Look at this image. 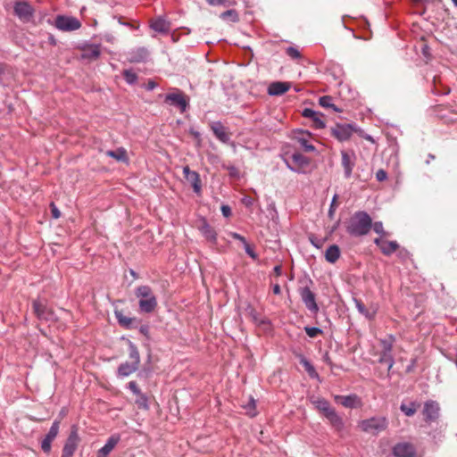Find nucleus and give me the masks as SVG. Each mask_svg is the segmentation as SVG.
<instances>
[{
  "mask_svg": "<svg viewBox=\"0 0 457 457\" xmlns=\"http://www.w3.org/2000/svg\"><path fill=\"white\" fill-rule=\"evenodd\" d=\"M371 226V217L366 212L359 211L350 218L346 232L352 237H362L370 232Z\"/></svg>",
  "mask_w": 457,
  "mask_h": 457,
  "instance_id": "1",
  "label": "nucleus"
},
{
  "mask_svg": "<svg viewBox=\"0 0 457 457\" xmlns=\"http://www.w3.org/2000/svg\"><path fill=\"white\" fill-rule=\"evenodd\" d=\"M135 295L138 298L140 312L151 313L157 307V298L149 286L137 287L135 290Z\"/></svg>",
  "mask_w": 457,
  "mask_h": 457,
  "instance_id": "2",
  "label": "nucleus"
},
{
  "mask_svg": "<svg viewBox=\"0 0 457 457\" xmlns=\"http://www.w3.org/2000/svg\"><path fill=\"white\" fill-rule=\"evenodd\" d=\"M164 102L178 107L181 112H184L188 107L189 99L180 89L174 87L165 96Z\"/></svg>",
  "mask_w": 457,
  "mask_h": 457,
  "instance_id": "3",
  "label": "nucleus"
},
{
  "mask_svg": "<svg viewBox=\"0 0 457 457\" xmlns=\"http://www.w3.org/2000/svg\"><path fill=\"white\" fill-rule=\"evenodd\" d=\"M359 427L366 433L376 435L386 428V420L382 417H373L361 420Z\"/></svg>",
  "mask_w": 457,
  "mask_h": 457,
  "instance_id": "4",
  "label": "nucleus"
},
{
  "mask_svg": "<svg viewBox=\"0 0 457 457\" xmlns=\"http://www.w3.org/2000/svg\"><path fill=\"white\" fill-rule=\"evenodd\" d=\"M54 26L62 31H74L81 27V22L73 16L57 15Z\"/></svg>",
  "mask_w": 457,
  "mask_h": 457,
  "instance_id": "5",
  "label": "nucleus"
},
{
  "mask_svg": "<svg viewBox=\"0 0 457 457\" xmlns=\"http://www.w3.org/2000/svg\"><path fill=\"white\" fill-rule=\"evenodd\" d=\"M14 14L22 21L28 22L34 14V8L26 0H18L13 7Z\"/></svg>",
  "mask_w": 457,
  "mask_h": 457,
  "instance_id": "6",
  "label": "nucleus"
},
{
  "mask_svg": "<svg viewBox=\"0 0 457 457\" xmlns=\"http://www.w3.org/2000/svg\"><path fill=\"white\" fill-rule=\"evenodd\" d=\"M77 426L73 425L71 433L64 444L62 457H72L79 443Z\"/></svg>",
  "mask_w": 457,
  "mask_h": 457,
  "instance_id": "7",
  "label": "nucleus"
},
{
  "mask_svg": "<svg viewBox=\"0 0 457 457\" xmlns=\"http://www.w3.org/2000/svg\"><path fill=\"white\" fill-rule=\"evenodd\" d=\"M440 405L436 401L428 400L424 403L423 416L424 420L428 423L436 421L440 417Z\"/></svg>",
  "mask_w": 457,
  "mask_h": 457,
  "instance_id": "8",
  "label": "nucleus"
},
{
  "mask_svg": "<svg viewBox=\"0 0 457 457\" xmlns=\"http://www.w3.org/2000/svg\"><path fill=\"white\" fill-rule=\"evenodd\" d=\"M341 164L344 168V175L345 179L352 176L353 170L355 166L356 155L353 151H341Z\"/></svg>",
  "mask_w": 457,
  "mask_h": 457,
  "instance_id": "9",
  "label": "nucleus"
},
{
  "mask_svg": "<svg viewBox=\"0 0 457 457\" xmlns=\"http://www.w3.org/2000/svg\"><path fill=\"white\" fill-rule=\"evenodd\" d=\"M354 131L352 124H336L331 128L332 136L341 142L348 140Z\"/></svg>",
  "mask_w": 457,
  "mask_h": 457,
  "instance_id": "10",
  "label": "nucleus"
},
{
  "mask_svg": "<svg viewBox=\"0 0 457 457\" xmlns=\"http://www.w3.org/2000/svg\"><path fill=\"white\" fill-rule=\"evenodd\" d=\"M59 428H60V421L54 420L53 422L48 433L46 434V436L41 442V449L44 453H47L51 451L52 442L57 436L58 432H59Z\"/></svg>",
  "mask_w": 457,
  "mask_h": 457,
  "instance_id": "11",
  "label": "nucleus"
},
{
  "mask_svg": "<svg viewBox=\"0 0 457 457\" xmlns=\"http://www.w3.org/2000/svg\"><path fill=\"white\" fill-rule=\"evenodd\" d=\"M291 157V170L296 173H303L304 169L310 164V159L298 152L292 154Z\"/></svg>",
  "mask_w": 457,
  "mask_h": 457,
  "instance_id": "12",
  "label": "nucleus"
},
{
  "mask_svg": "<svg viewBox=\"0 0 457 457\" xmlns=\"http://www.w3.org/2000/svg\"><path fill=\"white\" fill-rule=\"evenodd\" d=\"M183 174L186 180L192 186L194 192L199 195L202 190L199 174L195 170H191L188 166L183 168Z\"/></svg>",
  "mask_w": 457,
  "mask_h": 457,
  "instance_id": "13",
  "label": "nucleus"
},
{
  "mask_svg": "<svg viewBox=\"0 0 457 457\" xmlns=\"http://www.w3.org/2000/svg\"><path fill=\"white\" fill-rule=\"evenodd\" d=\"M301 298L306 308L312 313H317L319 311L318 304L316 303L315 295L309 287H303L301 290Z\"/></svg>",
  "mask_w": 457,
  "mask_h": 457,
  "instance_id": "14",
  "label": "nucleus"
},
{
  "mask_svg": "<svg viewBox=\"0 0 457 457\" xmlns=\"http://www.w3.org/2000/svg\"><path fill=\"white\" fill-rule=\"evenodd\" d=\"M199 230L201 234L204 237V238L212 245H217V232L216 230L206 221V220H203L201 225L199 226Z\"/></svg>",
  "mask_w": 457,
  "mask_h": 457,
  "instance_id": "15",
  "label": "nucleus"
},
{
  "mask_svg": "<svg viewBox=\"0 0 457 457\" xmlns=\"http://www.w3.org/2000/svg\"><path fill=\"white\" fill-rule=\"evenodd\" d=\"M120 441V434L112 435L104 444V445L100 448L97 452V457H107L109 453L114 449V447Z\"/></svg>",
  "mask_w": 457,
  "mask_h": 457,
  "instance_id": "16",
  "label": "nucleus"
},
{
  "mask_svg": "<svg viewBox=\"0 0 457 457\" xmlns=\"http://www.w3.org/2000/svg\"><path fill=\"white\" fill-rule=\"evenodd\" d=\"M254 324L260 327L264 332L269 333L272 329L270 320L264 316L259 314L255 310L252 309L249 312Z\"/></svg>",
  "mask_w": 457,
  "mask_h": 457,
  "instance_id": "17",
  "label": "nucleus"
},
{
  "mask_svg": "<svg viewBox=\"0 0 457 457\" xmlns=\"http://www.w3.org/2000/svg\"><path fill=\"white\" fill-rule=\"evenodd\" d=\"M328 420L332 428L337 432L342 433L345 429V422L341 416L337 414L335 409L331 410L326 415H324Z\"/></svg>",
  "mask_w": 457,
  "mask_h": 457,
  "instance_id": "18",
  "label": "nucleus"
},
{
  "mask_svg": "<svg viewBox=\"0 0 457 457\" xmlns=\"http://www.w3.org/2000/svg\"><path fill=\"white\" fill-rule=\"evenodd\" d=\"M374 243L380 248L382 253L386 255L395 252L399 247L396 241H388L382 237L375 238Z\"/></svg>",
  "mask_w": 457,
  "mask_h": 457,
  "instance_id": "19",
  "label": "nucleus"
},
{
  "mask_svg": "<svg viewBox=\"0 0 457 457\" xmlns=\"http://www.w3.org/2000/svg\"><path fill=\"white\" fill-rule=\"evenodd\" d=\"M302 114L303 117L309 118L313 121L315 129H324L326 127L322 120V113L310 108H305Z\"/></svg>",
  "mask_w": 457,
  "mask_h": 457,
  "instance_id": "20",
  "label": "nucleus"
},
{
  "mask_svg": "<svg viewBox=\"0 0 457 457\" xmlns=\"http://www.w3.org/2000/svg\"><path fill=\"white\" fill-rule=\"evenodd\" d=\"M211 129L215 135V137L222 143H227L229 141L230 137L228 132L226 131V128L220 121H214L211 124Z\"/></svg>",
  "mask_w": 457,
  "mask_h": 457,
  "instance_id": "21",
  "label": "nucleus"
},
{
  "mask_svg": "<svg viewBox=\"0 0 457 457\" xmlns=\"http://www.w3.org/2000/svg\"><path fill=\"white\" fill-rule=\"evenodd\" d=\"M335 400L346 408H355L360 403V399L356 395H336Z\"/></svg>",
  "mask_w": 457,
  "mask_h": 457,
  "instance_id": "22",
  "label": "nucleus"
},
{
  "mask_svg": "<svg viewBox=\"0 0 457 457\" xmlns=\"http://www.w3.org/2000/svg\"><path fill=\"white\" fill-rule=\"evenodd\" d=\"M35 314L40 320H49L52 315L51 312L47 309L46 305L39 300H35L32 303Z\"/></svg>",
  "mask_w": 457,
  "mask_h": 457,
  "instance_id": "23",
  "label": "nucleus"
},
{
  "mask_svg": "<svg viewBox=\"0 0 457 457\" xmlns=\"http://www.w3.org/2000/svg\"><path fill=\"white\" fill-rule=\"evenodd\" d=\"M148 57V51L145 47H138L129 53L128 61L129 62H144Z\"/></svg>",
  "mask_w": 457,
  "mask_h": 457,
  "instance_id": "24",
  "label": "nucleus"
},
{
  "mask_svg": "<svg viewBox=\"0 0 457 457\" xmlns=\"http://www.w3.org/2000/svg\"><path fill=\"white\" fill-rule=\"evenodd\" d=\"M290 88L287 82L276 81L272 82L268 87V94L270 96H281Z\"/></svg>",
  "mask_w": 457,
  "mask_h": 457,
  "instance_id": "25",
  "label": "nucleus"
},
{
  "mask_svg": "<svg viewBox=\"0 0 457 457\" xmlns=\"http://www.w3.org/2000/svg\"><path fill=\"white\" fill-rule=\"evenodd\" d=\"M151 28L160 33H168L170 29V23L162 17H158L151 23Z\"/></svg>",
  "mask_w": 457,
  "mask_h": 457,
  "instance_id": "26",
  "label": "nucleus"
},
{
  "mask_svg": "<svg viewBox=\"0 0 457 457\" xmlns=\"http://www.w3.org/2000/svg\"><path fill=\"white\" fill-rule=\"evenodd\" d=\"M138 369V366L134 363H129L128 361L120 364L117 374L120 378L129 377Z\"/></svg>",
  "mask_w": 457,
  "mask_h": 457,
  "instance_id": "27",
  "label": "nucleus"
},
{
  "mask_svg": "<svg viewBox=\"0 0 457 457\" xmlns=\"http://www.w3.org/2000/svg\"><path fill=\"white\" fill-rule=\"evenodd\" d=\"M105 154L109 157L115 159L118 162H129L127 151L123 147H119L116 150H108L105 152Z\"/></svg>",
  "mask_w": 457,
  "mask_h": 457,
  "instance_id": "28",
  "label": "nucleus"
},
{
  "mask_svg": "<svg viewBox=\"0 0 457 457\" xmlns=\"http://www.w3.org/2000/svg\"><path fill=\"white\" fill-rule=\"evenodd\" d=\"M101 54L99 45H91L83 50L82 57L88 60H96Z\"/></svg>",
  "mask_w": 457,
  "mask_h": 457,
  "instance_id": "29",
  "label": "nucleus"
},
{
  "mask_svg": "<svg viewBox=\"0 0 457 457\" xmlns=\"http://www.w3.org/2000/svg\"><path fill=\"white\" fill-rule=\"evenodd\" d=\"M340 256V249L337 245H330L325 253V259L330 263H335Z\"/></svg>",
  "mask_w": 457,
  "mask_h": 457,
  "instance_id": "30",
  "label": "nucleus"
},
{
  "mask_svg": "<svg viewBox=\"0 0 457 457\" xmlns=\"http://www.w3.org/2000/svg\"><path fill=\"white\" fill-rule=\"evenodd\" d=\"M299 361L303 366L305 371L312 378H319V374L315 370L313 365L303 355L299 354Z\"/></svg>",
  "mask_w": 457,
  "mask_h": 457,
  "instance_id": "31",
  "label": "nucleus"
},
{
  "mask_svg": "<svg viewBox=\"0 0 457 457\" xmlns=\"http://www.w3.org/2000/svg\"><path fill=\"white\" fill-rule=\"evenodd\" d=\"M420 454L418 453V451L414 445L411 443H402V457H420Z\"/></svg>",
  "mask_w": 457,
  "mask_h": 457,
  "instance_id": "32",
  "label": "nucleus"
},
{
  "mask_svg": "<svg viewBox=\"0 0 457 457\" xmlns=\"http://www.w3.org/2000/svg\"><path fill=\"white\" fill-rule=\"evenodd\" d=\"M312 403L315 405V407L323 413V415H326L328 412L334 409L330 406L329 403L324 398H317Z\"/></svg>",
  "mask_w": 457,
  "mask_h": 457,
  "instance_id": "33",
  "label": "nucleus"
},
{
  "mask_svg": "<svg viewBox=\"0 0 457 457\" xmlns=\"http://www.w3.org/2000/svg\"><path fill=\"white\" fill-rule=\"evenodd\" d=\"M116 319L119 324L125 328H130L132 326L133 319L124 316L120 312H115Z\"/></svg>",
  "mask_w": 457,
  "mask_h": 457,
  "instance_id": "34",
  "label": "nucleus"
},
{
  "mask_svg": "<svg viewBox=\"0 0 457 457\" xmlns=\"http://www.w3.org/2000/svg\"><path fill=\"white\" fill-rule=\"evenodd\" d=\"M301 137H296V140L299 143L300 146L306 152L315 151L314 145L310 144L308 138L303 133H301Z\"/></svg>",
  "mask_w": 457,
  "mask_h": 457,
  "instance_id": "35",
  "label": "nucleus"
},
{
  "mask_svg": "<svg viewBox=\"0 0 457 457\" xmlns=\"http://www.w3.org/2000/svg\"><path fill=\"white\" fill-rule=\"evenodd\" d=\"M354 303H355V306L358 310V312L362 314L363 316H365L366 318L368 319H372L373 316H374V313L373 312H370L364 305V303L359 300V299H354Z\"/></svg>",
  "mask_w": 457,
  "mask_h": 457,
  "instance_id": "36",
  "label": "nucleus"
},
{
  "mask_svg": "<svg viewBox=\"0 0 457 457\" xmlns=\"http://www.w3.org/2000/svg\"><path fill=\"white\" fill-rule=\"evenodd\" d=\"M320 104L324 108H332L335 112H340V109L337 108L332 103V97L329 96H321L319 100Z\"/></svg>",
  "mask_w": 457,
  "mask_h": 457,
  "instance_id": "37",
  "label": "nucleus"
},
{
  "mask_svg": "<svg viewBox=\"0 0 457 457\" xmlns=\"http://www.w3.org/2000/svg\"><path fill=\"white\" fill-rule=\"evenodd\" d=\"M129 358L132 360V363L139 366L140 356L137 346L133 343H129Z\"/></svg>",
  "mask_w": 457,
  "mask_h": 457,
  "instance_id": "38",
  "label": "nucleus"
},
{
  "mask_svg": "<svg viewBox=\"0 0 457 457\" xmlns=\"http://www.w3.org/2000/svg\"><path fill=\"white\" fill-rule=\"evenodd\" d=\"M123 77L129 85H134L137 80V75L131 69L123 71Z\"/></svg>",
  "mask_w": 457,
  "mask_h": 457,
  "instance_id": "39",
  "label": "nucleus"
},
{
  "mask_svg": "<svg viewBox=\"0 0 457 457\" xmlns=\"http://www.w3.org/2000/svg\"><path fill=\"white\" fill-rule=\"evenodd\" d=\"M419 404L415 402L411 403L409 406H405L402 404V412H403L406 416H412L417 411L419 408Z\"/></svg>",
  "mask_w": 457,
  "mask_h": 457,
  "instance_id": "40",
  "label": "nucleus"
},
{
  "mask_svg": "<svg viewBox=\"0 0 457 457\" xmlns=\"http://www.w3.org/2000/svg\"><path fill=\"white\" fill-rule=\"evenodd\" d=\"M244 408L246 410L247 415L250 417H254L257 414L256 411V403L253 398H250L247 404L244 405Z\"/></svg>",
  "mask_w": 457,
  "mask_h": 457,
  "instance_id": "41",
  "label": "nucleus"
},
{
  "mask_svg": "<svg viewBox=\"0 0 457 457\" xmlns=\"http://www.w3.org/2000/svg\"><path fill=\"white\" fill-rule=\"evenodd\" d=\"M380 363L381 365L386 366L389 371L394 364V361L389 353H384L383 356L380 358Z\"/></svg>",
  "mask_w": 457,
  "mask_h": 457,
  "instance_id": "42",
  "label": "nucleus"
},
{
  "mask_svg": "<svg viewBox=\"0 0 457 457\" xmlns=\"http://www.w3.org/2000/svg\"><path fill=\"white\" fill-rule=\"evenodd\" d=\"M137 398L136 400V403L137 404V406L139 408H142V409H148V400H147V397L140 393V395H137Z\"/></svg>",
  "mask_w": 457,
  "mask_h": 457,
  "instance_id": "43",
  "label": "nucleus"
},
{
  "mask_svg": "<svg viewBox=\"0 0 457 457\" xmlns=\"http://www.w3.org/2000/svg\"><path fill=\"white\" fill-rule=\"evenodd\" d=\"M304 330L308 337L312 338L316 337L318 335L322 333V330L316 327H305Z\"/></svg>",
  "mask_w": 457,
  "mask_h": 457,
  "instance_id": "44",
  "label": "nucleus"
},
{
  "mask_svg": "<svg viewBox=\"0 0 457 457\" xmlns=\"http://www.w3.org/2000/svg\"><path fill=\"white\" fill-rule=\"evenodd\" d=\"M286 53L293 59H299L301 57L300 52L293 46L287 47Z\"/></svg>",
  "mask_w": 457,
  "mask_h": 457,
  "instance_id": "45",
  "label": "nucleus"
},
{
  "mask_svg": "<svg viewBox=\"0 0 457 457\" xmlns=\"http://www.w3.org/2000/svg\"><path fill=\"white\" fill-rule=\"evenodd\" d=\"M337 195H335L332 198V201H331V204H330V206H329V210H328V217L329 218H333V215L336 212V209L337 207Z\"/></svg>",
  "mask_w": 457,
  "mask_h": 457,
  "instance_id": "46",
  "label": "nucleus"
},
{
  "mask_svg": "<svg viewBox=\"0 0 457 457\" xmlns=\"http://www.w3.org/2000/svg\"><path fill=\"white\" fill-rule=\"evenodd\" d=\"M220 17L222 19H226L227 17H231L234 21H237V14L234 10H228L221 13Z\"/></svg>",
  "mask_w": 457,
  "mask_h": 457,
  "instance_id": "47",
  "label": "nucleus"
},
{
  "mask_svg": "<svg viewBox=\"0 0 457 457\" xmlns=\"http://www.w3.org/2000/svg\"><path fill=\"white\" fill-rule=\"evenodd\" d=\"M371 228L377 233V234H384V228L383 224L381 221H376L372 223Z\"/></svg>",
  "mask_w": 457,
  "mask_h": 457,
  "instance_id": "48",
  "label": "nucleus"
},
{
  "mask_svg": "<svg viewBox=\"0 0 457 457\" xmlns=\"http://www.w3.org/2000/svg\"><path fill=\"white\" fill-rule=\"evenodd\" d=\"M128 388L129 390H131V392L134 394V395H140L141 391L140 389L138 388L137 386V384L135 382V381H130L129 384H128Z\"/></svg>",
  "mask_w": 457,
  "mask_h": 457,
  "instance_id": "49",
  "label": "nucleus"
},
{
  "mask_svg": "<svg viewBox=\"0 0 457 457\" xmlns=\"http://www.w3.org/2000/svg\"><path fill=\"white\" fill-rule=\"evenodd\" d=\"M245 253L253 260L257 259V254L254 253V251L252 249L250 245L246 242L245 245Z\"/></svg>",
  "mask_w": 457,
  "mask_h": 457,
  "instance_id": "50",
  "label": "nucleus"
},
{
  "mask_svg": "<svg viewBox=\"0 0 457 457\" xmlns=\"http://www.w3.org/2000/svg\"><path fill=\"white\" fill-rule=\"evenodd\" d=\"M387 178L386 172L384 170H378L376 173V179L378 181H384Z\"/></svg>",
  "mask_w": 457,
  "mask_h": 457,
  "instance_id": "51",
  "label": "nucleus"
},
{
  "mask_svg": "<svg viewBox=\"0 0 457 457\" xmlns=\"http://www.w3.org/2000/svg\"><path fill=\"white\" fill-rule=\"evenodd\" d=\"M51 212H52V216L53 218L54 219H58L60 216H61V212L60 211L58 210V208L55 206L54 204H51Z\"/></svg>",
  "mask_w": 457,
  "mask_h": 457,
  "instance_id": "52",
  "label": "nucleus"
},
{
  "mask_svg": "<svg viewBox=\"0 0 457 457\" xmlns=\"http://www.w3.org/2000/svg\"><path fill=\"white\" fill-rule=\"evenodd\" d=\"M221 213L224 217H229L231 215V209L228 205H222L221 208Z\"/></svg>",
  "mask_w": 457,
  "mask_h": 457,
  "instance_id": "53",
  "label": "nucleus"
},
{
  "mask_svg": "<svg viewBox=\"0 0 457 457\" xmlns=\"http://www.w3.org/2000/svg\"><path fill=\"white\" fill-rule=\"evenodd\" d=\"M230 235L234 239L241 241L244 245L246 243L245 238L243 236H241L240 234H238L237 232H231Z\"/></svg>",
  "mask_w": 457,
  "mask_h": 457,
  "instance_id": "54",
  "label": "nucleus"
},
{
  "mask_svg": "<svg viewBox=\"0 0 457 457\" xmlns=\"http://www.w3.org/2000/svg\"><path fill=\"white\" fill-rule=\"evenodd\" d=\"M157 87V84L154 80H149L145 86L146 90L152 91Z\"/></svg>",
  "mask_w": 457,
  "mask_h": 457,
  "instance_id": "55",
  "label": "nucleus"
},
{
  "mask_svg": "<svg viewBox=\"0 0 457 457\" xmlns=\"http://www.w3.org/2000/svg\"><path fill=\"white\" fill-rule=\"evenodd\" d=\"M242 201L245 206H251L253 204V200L248 196L244 197Z\"/></svg>",
  "mask_w": 457,
  "mask_h": 457,
  "instance_id": "56",
  "label": "nucleus"
},
{
  "mask_svg": "<svg viewBox=\"0 0 457 457\" xmlns=\"http://www.w3.org/2000/svg\"><path fill=\"white\" fill-rule=\"evenodd\" d=\"M323 361L328 364L331 368L333 367V364H332V361L329 357V354L328 353H326L324 355H323Z\"/></svg>",
  "mask_w": 457,
  "mask_h": 457,
  "instance_id": "57",
  "label": "nucleus"
},
{
  "mask_svg": "<svg viewBox=\"0 0 457 457\" xmlns=\"http://www.w3.org/2000/svg\"><path fill=\"white\" fill-rule=\"evenodd\" d=\"M291 162H292V157L291 155L290 156H287L284 158V162L286 164V166L291 170V168H292V165H291Z\"/></svg>",
  "mask_w": 457,
  "mask_h": 457,
  "instance_id": "58",
  "label": "nucleus"
},
{
  "mask_svg": "<svg viewBox=\"0 0 457 457\" xmlns=\"http://www.w3.org/2000/svg\"><path fill=\"white\" fill-rule=\"evenodd\" d=\"M212 5H220L223 4L225 0H206Z\"/></svg>",
  "mask_w": 457,
  "mask_h": 457,
  "instance_id": "59",
  "label": "nucleus"
},
{
  "mask_svg": "<svg viewBox=\"0 0 457 457\" xmlns=\"http://www.w3.org/2000/svg\"><path fill=\"white\" fill-rule=\"evenodd\" d=\"M395 456L400 457V444H396L393 448Z\"/></svg>",
  "mask_w": 457,
  "mask_h": 457,
  "instance_id": "60",
  "label": "nucleus"
},
{
  "mask_svg": "<svg viewBox=\"0 0 457 457\" xmlns=\"http://www.w3.org/2000/svg\"><path fill=\"white\" fill-rule=\"evenodd\" d=\"M273 270H274V273H275L277 276H280V275H281V273H282V268H281V266H280V265H277V266H275V267H274V269H273Z\"/></svg>",
  "mask_w": 457,
  "mask_h": 457,
  "instance_id": "61",
  "label": "nucleus"
},
{
  "mask_svg": "<svg viewBox=\"0 0 457 457\" xmlns=\"http://www.w3.org/2000/svg\"><path fill=\"white\" fill-rule=\"evenodd\" d=\"M272 290H273V293H274L275 295H279V294H280V292H281V290H280V287H279V285H278V284L274 285V286H273Z\"/></svg>",
  "mask_w": 457,
  "mask_h": 457,
  "instance_id": "62",
  "label": "nucleus"
},
{
  "mask_svg": "<svg viewBox=\"0 0 457 457\" xmlns=\"http://www.w3.org/2000/svg\"><path fill=\"white\" fill-rule=\"evenodd\" d=\"M140 332L143 334H146L148 332V328L145 326H143L140 328Z\"/></svg>",
  "mask_w": 457,
  "mask_h": 457,
  "instance_id": "63",
  "label": "nucleus"
},
{
  "mask_svg": "<svg viewBox=\"0 0 457 457\" xmlns=\"http://www.w3.org/2000/svg\"><path fill=\"white\" fill-rule=\"evenodd\" d=\"M4 71V65L0 63V75L3 73Z\"/></svg>",
  "mask_w": 457,
  "mask_h": 457,
  "instance_id": "64",
  "label": "nucleus"
}]
</instances>
